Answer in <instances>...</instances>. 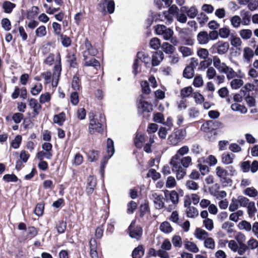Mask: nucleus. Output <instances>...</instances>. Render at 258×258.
Listing matches in <instances>:
<instances>
[{
  "instance_id": "nucleus-56",
  "label": "nucleus",
  "mask_w": 258,
  "mask_h": 258,
  "mask_svg": "<svg viewBox=\"0 0 258 258\" xmlns=\"http://www.w3.org/2000/svg\"><path fill=\"white\" fill-rule=\"evenodd\" d=\"M230 43L232 46L237 47L241 45L242 41L239 37L232 35L230 37Z\"/></svg>"
},
{
  "instance_id": "nucleus-32",
  "label": "nucleus",
  "mask_w": 258,
  "mask_h": 258,
  "mask_svg": "<svg viewBox=\"0 0 258 258\" xmlns=\"http://www.w3.org/2000/svg\"><path fill=\"white\" fill-rule=\"evenodd\" d=\"M29 105L33 109L34 115L38 114V110L40 109L41 106L35 99H31L29 100Z\"/></svg>"
},
{
  "instance_id": "nucleus-21",
  "label": "nucleus",
  "mask_w": 258,
  "mask_h": 258,
  "mask_svg": "<svg viewBox=\"0 0 258 258\" xmlns=\"http://www.w3.org/2000/svg\"><path fill=\"white\" fill-rule=\"evenodd\" d=\"M96 186V179L92 176L89 177L87 187V192L88 194H91Z\"/></svg>"
},
{
  "instance_id": "nucleus-64",
  "label": "nucleus",
  "mask_w": 258,
  "mask_h": 258,
  "mask_svg": "<svg viewBox=\"0 0 258 258\" xmlns=\"http://www.w3.org/2000/svg\"><path fill=\"white\" fill-rule=\"evenodd\" d=\"M147 176L151 177L154 180L158 179L160 177V174L154 169L149 170Z\"/></svg>"
},
{
  "instance_id": "nucleus-27",
  "label": "nucleus",
  "mask_w": 258,
  "mask_h": 258,
  "mask_svg": "<svg viewBox=\"0 0 258 258\" xmlns=\"http://www.w3.org/2000/svg\"><path fill=\"white\" fill-rule=\"evenodd\" d=\"M212 125L218 128H222L223 124L221 122L219 121H215L214 122L212 121H209L203 125V130L205 132H209L210 127H211Z\"/></svg>"
},
{
  "instance_id": "nucleus-51",
  "label": "nucleus",
  "mask_w": 258,
  "mask_h": 258,
  "mask_svg": "<svg viewBox=\"0 0 258 258\" xmlns=\"http://www.w3.org/2000/svg\"><path fill=\"white\" fill-rule=\"evenodd\" d=\"M243 214V212L242 210H238L236 212L232 213L230 215L229 219L231 221L237 222Z\"/></svg>"
},
{
  "instance_id": "nucleus-8",
  "label": "nucleus",
  "mask_w": 258,
  "mask_h": 258,
  "mask_svg": "<svg viewBox=\"0 0 258 258\" xmlns=\"http://www.w3.org/2000/svg\"><path fill=\"white\" fill-rule=\"evenodd\" d=\"M150 61V58L148 55L143 52H139L137 54V58L134 62L133 66V73L136 75L138 73V68L141 66V62H144L145 64H149Z\"/></svg>"
},
{
  "instance_id": "nucleus-33",
  "label": "nucleus",
  "mask_w": 258,
  "mask_h": 258,
  "mask_svg": "<svg viewBox=\"0 0 258 258\" xmlns=\"http://www.w3.org/2000/svg\"><path fill=\"white\" fill-rule=\"evenodd\" d=\"M15 7V4L7 1L4 2L2 5L3 9L6 13H11Z\"/></svg>"
},
{
  "instance_id": "nucleus-45",
  "label": "nucleus",
  "mask_w": 258,
  "mask_h": 258,
  "mask_svg": "<svg viewBox=\"0 0 258 258\" xmlns=\"http://www.w3.org/2000/svg\"><path fill=\"white\" fill-rule=\"evenodd\" d=\"M180 160L183 168H187L192 164V159L190 156L183 157Z\"/></svg>"
},
{
  "instance_id": "nucleus-30",
  "label": "nucleus",
  "mask_w": 258,
  "mask_h": 258,
  "mask_svg": "<svg viewBox=\"0 0 258 258\" xmlns=\"http://www.w3.org/2000/svg\"><path fill=\"white\" fill-rule=\"evenodd\" d=\"M234 155L229 153H224L222 155V162L224 164H230L233 163Z\"/></svg>"
},
{
  "instance_id": "nucleus-19",
  "label": "nucleus",
  "mask_w": 258,
  "mask_h": 258,
  "mask_svg": "<svg viewBox=\"0 0 258 258\" xmlns=\"http://www.w3.org/2000/svg\"><path fill=\"white\" fill-rule=\"evenodd\" d=\"M208 33L206 31H201L197 35V40L200 44H206L209 42Z\"/></svg>"
},
{
  "instance_id": "nucleus-24",
  "label": "nucleus",
  "mask_w": 258,
  "mask_h": 258,
  "mask_svg": "<svg viewBox=\"0 0 258 258\" xmlns=\"http://www.w3.org/2000/svg\"><path fill=\"white\" fill-rule=\"evenodd\" d=\"M184 246L187 250L194 253H197L199 251V249L197 245L191 241H185L184 243Z\"/></svg>"
},
{
  "instance_id": "nucleus-59",
  "label": "nucleus",
  "mask_w": 258,
  "mask_h": 258,
  "mask_svg": "<svg viewBox=\"0 0 258 258\" xmlns=\"http://www.w3.org/2000/svg\"><path fill=\"white\" fill-rule=\"evenodd\" d=\"M250 22V16L248 12H244L243 15L242 16L241 24L243 25H248Z\"/></svg>"
},
{
  "instance_id": "nucleus-55",
  "label": "nucleus",
  "mask_w": 258,
  "mask_h": 258,
  "mask_svg": "<svg viewBox=\"0 0 258 258\" xmlns=\"http://www.w3.org/2000/svg\"><path fill=\"white\" fill-rule=\"evenodd\" d=\"M247 212L249 216L251 218L254 216L255 213L256 211V209L255 206V203L253 202H250L247 206Z\"/></svg>"
},
{
  "instance_id": "nucleus-35",
  "label": "nucleus",
  "mask_w": 258,
  "mask_h": 258,
  "mask_svg": "<svg viewBox=\"0 0 258 258\" xmlns=\"http://www.w3.org/2000/svg\"><path fill=\"white\" fill-rule=\"evenodd\" d=\"M231 30L228 27H224L219 29V35L223 39H226L230 35Z\"/></svg>"
},
{
  "instance_id": "nucleus-46",
  "label": "nucleus",
  "mask_w": 258,
  "mask_h": 258,
  "mask_svg": "<svg viewBox=\"0 0 258 258\" xmlns=\"http://www.w3.org/2000/svg\"><path fill=\"white\" fill-rule=\"evenodd\" d=\"M243 85V81L240 79H234L230 82L231 87L233 89H238Z\"/></svg>"
},
{
  "instance_id": "nucleus-20",
  "label": "nucleus",
  "mask_w": 258,
  "mask_h": 258,
  "mask_svg": "<svg viewBox=\"0 0 258 258\" xmlns=\"http://www.w3.org/2000/svg\"><path fill=\"white\" fill-rule=\"evenodd\" d=\"M194 235L196 238L204 240L209 236V233L206 230L198 228L195 231Z\"/></svg>"
},
{
  "instance_id": "nucleus-31",
  "label": "nucleus",
  "mask_w": 258,
  "mask_h": 258,
  "mask_svg": "<svg viewBox=\"0 0 258 258\" xmlns=\"http://www.w3.org/2000/svg\"><path fill=\"white\" fill-rule=\"evenodd\" d=\"M66 115L64 113L61 112L58 114L55 115L53 117V121L55 123L59 125H62L65 121Z\"/></svg>"
},
{
  "instance_id": "nucleus-2",
  "label": "nucleus",
  "mask_w": 258,
  "mask_h": 258,
  "mask_svg": "<svg viewBox=\"0 0 258 258\" xmlns=\"http://www.w3.org/2000/svg\"><path fill=\"white\" fill-rule=\"evenodd\" d=\"M169 164L171 166L172 171L175 173L176 178L178 180L182 179L186 174V170L180 165L179 157L174 155L170 159Z\"/></svg>"
},
{
  "instance_id": "nucleus-14",
  "label": "nucleus",
  "mask_w": 258,
  "mask_h": 258,
  "mask_svg": "<svg viewBox=\"0 0 258 258\" xmlns=\"http://www.w3.org/2000/svg\"><path fill=\"white\" fill-rule=\"evenodd\" d=\"M236 240L237 241L239 245H240V251H246L247 249V247L246 244L244 243L246 240L245 235L241 232L238 233L235 237Z\"/></svg>"
},
{
  "instance_id": "nucleus-41",
  "label": "nucleus",
  "mask_w": 258,
  "mask_h": 258,
  "mask_svg": "<svg viewBox=\"0 0 258 258\" xmlns=\"http://www.w3.org/2000/svg\"><path fill=\"white\" fill-rule=\"evenodd\" d=\"M160 229L162 232L165 233H169L172 231V228L170 223L166 221L163 222L161 224Z\"/></svg>"
},
{
  "instance_id": "nucleus-62",
  "label": "nucleus",
  "mask_w": 258,
  "mask_h": 258,
  "mask_svg": "<svg viewBox=\"0 0 258 258\" xmlns=\"http://www.w3.org/2000/svg\"><path fill=\"white\" fill-rule=\"evenodd\" d=\"M189 151V148L187 146H183L180 148L177 151L175 155L178 157L183 156L187 154Z\"/></svg>"
},
{
  "instance_id": "nucleus-11",
  "label": "nucleus",
  "mask_w": 258,
  "mask_h": 258,
  "mask_svg": "<svg viewBox=\"0 0 258 258\" xmlns=\"http://www.w3.org/2000/svg\"><path fill=\"white\" fill-rule=\"evenodd\" d=\"M213 47L216 50L219 54L222 55L227 53L229 45L227 42L219 41L213 45Z\"/></svg>"
},
{
  "instance_id": "nucleus-22",
  "label": "nucleus",
  "mask_w": 258,
  "mask_h": 258,
  "mask_svg": "<svg viewBox=\"0 0 258 258\" xmlns=\"http://www.w3.org/2000/svg\"><path fill=\"white\" fill-rule=\"evenodd\" d=\"M138 110L141 112H150L152 110V106L146 101H141L138 106Z\"/></svg>"
},
{
  "instance_id": "nucleus-16",
  "label": "nucleus",
  "mask_w": 258,
  "mask_h": 258,
  "mask_svg": "<svg viewBox=\"0 0 258 258\" xmlns=\"http://www.w3.org/2000/svg\"><path fill=\"white\" fill-rule=\"evenodd\" d=\"M220 73L226 74L228 80L233 79L237 76V73L232 68L227 65L222 70Z\"/></svg>"
},
{
  "instance_id": "nucleus-12",
  "label": "nucleus",
  "mask_w": 258,
  "mask_h": 258,
  "mask_svg": "<svg viewBox=\"0 0 258 258\" xmlns=\"http://www.w3.org/2000/svg\"><path fill=\"white\" fill-rule=\"evenodd\" d=\"M254 55V51L251 48L248 46L243 48L242 57L244 62L249 63Z\"/></svg>"
},
{
  "instance_id": "nucleus-15",
  "label": "nucleus",
  "mask_w": 258,
  "mask_h": 258,
  "mask_svg": "<svg viewBox=\"0 0 258 258\" xmlns=\"http://www.w3.org/2000/svg\"><path fill=\"white\" fill-rule=\"evenodd\" d=\"M164 58V54L161 51H156L155 52L153 55L152 58V63L153 66H157L159 64L160 62L162 61Z\"/></svg>"
},
{
  "instance_id": "nucleus-48",
  "label": "nucleus",
  "mask_w": 258,
  "mask_h": 258,
  "mask_svg": "<svg viewBox=\"0 0 258 258\" xmlns=\"http://www.w3.org/2000/svg\"><path fill=\"white\" fill-rule=\"evenodd\" d=\"M194 75V70L191 66H187L184 70L183 75V77L190 79L193 77Z\"/></svg>"
},
{
  "instance_id": "nucleus-63",
  "label": "nucleus",
  "mask_w": 258,
  "mask_h": 258,
  "mask_svg": "<svg viewBox=\"0 0 258 258\" xmlns=\"http://www.w3.org/2000/svg\"><path fill=\"white\" fill-rule=\"evenodd\" d=\"M247 5L249 10L254 11L258 8V0H249Z\"/></svg>"
},
{
  "instance_id": "nucleus-3",
  "label": "nucleus",
  "mask_w": 258,
  "mask_h": 258,
  "mask_svg": "<svg viewBox=\"0 0 258 258\" xmlns=\"http://www.w3.org/2000/svg\"><path fill=\"white\" fill-rule=\"evenodd\" d=\"M186 136V132L185 130L182 128L175 129L169 136L168 141L170 145L176 146L184 139Z\"/></svg>"
},
{
  "instance_id": "nucleus-18",
  "label": "nucleus",
  "mask_w": 258,
  "mask_h": 258,
  "mask_svg": "<svg viewBox=\"0 0 258 258\" xmlns=\"http://www.w3.org/2000/svg\"><path fill=\"white\" fill-rule=\"evenodd\" d=\"M181 11L185 12L187 15L191 19L195 18L198 13V10L195 7H191L189 9H187L186 7H182L181 8Z\"/></svg>"
},
{
  "instance_id": "nucleus-36",
  "label": "nucleus",
  "mask_w": 258,
  "mask_h": 258,
  "mask_svg": "<svg viewBox=\"0 0 258 258\" xmlns=\"http://www.w3.org/2000/svg\"><path fill=\"white\" fill-rule=\"evenodd\" d=\"M37 229L33 226L29 227L27 229V234L25 236V239H31L37 234Z\"/></svg>"
},
{
  "instance_id": "nucleus-38",
  "label": "nucleus",
  "mask_w": 258,
  "mask_h": 258,
  "mask_svg": "<svg viewBox=\"0 0 258 258\" xmlns=\"http://www.w3.org/2000/svg\"><path fill=\"white\" fill-rule=\"evenodd\" d=\"M240 36L244 40L249 39L252 36V31L248 29H243L239 31Z\"/></svg>"
},
{
  "instance_id": "nucleus-49",
  "label": "nucleus",
  "mask_w": 258,
  "mask_h": 258,
  "mask_svg": "<svg viewBox=\"0 0 258 258\" xmlns=\"http://www.w3.org/2000/svg\"><path fill=\"white\" fill-rule=\"evenodd\" d=\"M47 31L45 26L41 25L38 27L35 30L36 36L43 37L46 35Z\"/></svg>"
},
{
  "instance_id": "nucleus-52",
  "label": "nucleus",
  "mask_w": 258,
  "mask_h": 258,
  "mask_svg": "<svg viewBox=\"0 0 258 258\" xmlns=\"http://www.w3.org/2000/svg\"><path fill=\"white\" fill-rule=\"evenodd\" d=\"M193 91V89L191 86H188L183 88L180 91V95L182 98L189 97Z\"/></svg>"
},
{
  "instance_id": "nucleus-23",
  "label": "nucleus",
  "mask_w": 258,
  "mask_h": 258,
  "mask_svg": "<svg viewBox=\"0 0 258 258\" xmlns=\"http://www.w3.org/2000/svg\"><path fill=\"white\" fill-rule=\"evenodd\" d=\"M186 214L187 217L190 218H196L199 215V211L195 207L190 206L186 208Z\"/></svg>"
},
{
  "instance_id": "nucleus-28",
  "label": "nucleus",
  "mask_w": 258,
  "mask_h": 258,
  "mask_svg": "<svg viewBox=\"0 0 258 258\" xmlns=\"http://www.w3.org/2000/svg\"><path fill=\"white\" fill-rule=\"evenodd\" d=\"M243 193L250 198H255L258 196V191L253 187L246 188L243 191Z\"/></svg>"
},
{
  "instance_id": "nucleus-7",
  "label": "nucleus",
  "mask_w": 258,
  "mask_h": 258,
  "mask_svg": "<svg viewBox=\"0 0 258 258\" xmlns=\"http://www.w3.org/2000/svg\"><path fill=\"white\" fill-rule=\"evenodd\" d=\"M59 67L58 70H59ZM60 70L58 71L54 72L52 77L50 72H44L41 74V77L44 79L45 83L47 84L50 82L52 80V86L53 87H56L58 84V80L60 74Z\"/></svg>"
},
{
  "instance_id": "nucleus-42",
  "label": "nucleus",
  "mask_w": 258,
  "mask_h": 258,
  "mask_svg": "<svg viewBox=\"0 0 258 258\" xmlns=\"http://www.w3.org/2000/svg\"><path fill=\"white\" fill-rule=\"evenodd\" d=\"M185 187L190 190H197L199 188L198 183L192 180H188L186 181Z\"/></svg>"
},
{
  "instance_id": "nucleus-44",
  "label": "nucleus",
  "mask_w": 258,
  "mask_h": 258,
  "mask_svg": "<svg viewBox=\"0 0 258 258\" xmlns=\"http://www.w3.org/2000/svg\"><path fill=\"white\" fill-rule=\"evenodd\" d=\"M231 108L233 111H239L241 113L244 114L247 112V109L245 106L236 103L232 104Z\"/></svg>"
},
{
  "instance_id": "nucleus-29",
  "label": "nucleus",
  "mask_w": 258,
  "mask_h": 258,
  "mask_svg": "<svg viewBox=\"0 0 258 258\" xmlns=\"http://www.w3.org/2000/svg\"><path fill=\"white\" fill-rule=\"evenodd\" d=\"M230 21L232 27L237 29L241 24V18L238 15H234L230 18Z\"/></svg>"
},
{
  "instance_id": "nucleus-58",
  "label": "nucleus",
  "mask_w": 258,
  "mask_h": 258,
  "mask_svg": "<svg viewBox=\"0 0 258 258\" xmlns=\"http://www.w3.org/2000/svg\"><path fill=\"white\" fill-rule=\"evenodd\" d=\"M172 242L175 247H180L182 246V239L179 235L173 236L172 238Z\"/></svg>"
},
{
  "instance_id": "nucleus-60",
  "label": "nucleus",
  "mask_w": 258,
  "mask_h": 258,
  "mask_svg": "<svg viewBox=\"0 0 258 258\" xmlns=\"http://www.w3.org/2000/svg\"><path fill=\"white\" fill-rule=\"evenodd\" d=\"M239 203L238 202V199L232 198L231 200V202L230 204L229 210L231 212H234L236 210H237L239 207Z\"/></svg>"
},
{
  "instance_id": "nucleus-40",
  "label": "nucleus",
  "mask_w": 258,
  "mask_h": 258,
  "mask_svg": "<svg viewBox=\"0 0 258 258\" xmlns=\"http://www.w3.org/2000/svg\"><path fill=\"white\" fill-rule=\"evenodd\" d=\"M179 51L181 53L183 57H188L193 54L192 50L188 47L182 46L178 48Z\"/></svg>"
},
{
  "instance_id": "nucleus-1",
  "label": "nucleus",
  "mask_w": 258,
  "mask_h": 258,
  "mask_svg": "<svg viewBox=\"0 0 258 258\" xmlns=\"http://www.w3.org/2000/svg\"><path fill=\"white\" fill-rule=\"evenodd\" d=\"M85 47L86 50L83 53L84 60L85 64L87 66H92L94 67H99V62L96 59H93V62H90L88 60V55L94 56L97 53V50L94 48L90 42L86 39L85 41Z\"/></svg>"
},
{
  "instance_id": "nucleus-34",
  "label": "nucleus",
  "mask_w": 258,
  "mask_h": 258,
  "mask_svg": "<svg viewBox=\"0 0 258 258\" xmlns=\"http://www.w3.org/2000/svg\"><path fill=\"white\" fill-rule=\"evenodd\" d=\"M204 246L208 249L214 250L215 248L216 244L214 239L209 236L204 240Z\"/></svg>"
},
{
  "instance_id": "nucleus-4",
  "label": "nucleus",
  "mask_w": 258,
  "mask_h": 258,
  "mask_svg": "<svg viewBox=\"0 0 258 258\" xmlns=\"http://www.w3.org/2000/svg\"><path fill=\"white\" fill-rule=\"evenodd\" d=\"M215 173L216 176L219 178L220 182L224 186L231 185L232 180L227 177L229 175L228 171L221 166H217L215 168Z\"/></svg>"
},
{
  "instance_id": "nucleus-25",
  "label": "nucleus",
  "mask_w": 258,
  "mask_h": 258,
  "mask_svg": "<svg viewBox=\"0 0 258 258\" xmlns=\"http://www.w3.org/2000/svg\"><path fill=\"white\" fill-rule=\"evenodd\" d=\"M212 61L214 66L220 73L222 70L226 66L224 62H222L220 59L217 56H214L213 57Z\"/></svg>"
},
{
  "instance_id": "nucleus-54",
  "label": "nucleus",
  "mask_w": 258,
  "mask_h": 258,
  "mask_svg": "<svg viewBox=\"0 0 258 258\" xmlns=\"http://www.w3.org/2000/svg\"><path fill=\"white\" fill-rule=\"evenodd\" d=\"M192 97L194 99L195 102L197 104H201L204 102V97L201 93L196 92L192 94Z\"/></svg>"
},
{
  "instance_id": "nucleus-26",
  "label": "nucleus",
  "mask_w": 258,
  "mask_h": 258,
  "mask_svg": "<svg viewBox=\"0 0 258 258\" xmlns=\"http://www.w3.org/2000/svg\"><path fill=\"white\" fill-rule=\"evenodd\" d=\"M145 142L144 136L139 133H137L134 140L135 146L139 148H141Z\"/></svg>"
},
{
  "instance_id": "nucleus-17",
  "label": "nucleus",
  "mask_w": 258,
  "mask_h": 258,
  "mask_svg": "<svg viewBox=\"0 0 258 258\" xmlns=\"http://www.w3.org/2000/svg\"><path fill=\"white\" fill-rule=\"evenodd\" d=\"M228 243V247L233 252H237L239 255H243L244 254L245 251H240V245L238 244L234 240H230L227 241Z\"/></svg>"
},
{
  "instance_id": "nucleus-10",
  "label": "nucleus",
  "mask_w": 258,
  "mask_h": 258,
  "mask_svg": "<svg viewBox=\"0 0 258 258\" xmlns=\"http://www.w3.org/2000/svg\"><path fill=\"white\" fill-rule=\"evenodd\" d=\"M130 236L132 238H136L137 240L140 239L142 235V229L141 227H135V221H132L128 227Z\"/></svg>"
},
{
  "instance_id": "nucleus-5",
  "label": "nucleus",
  "mask_w": 258,
  "mask_h": 258,
  "mask_svg": "<svg viewBox=\"0 0 258 258\" xmlns=\"http://www.w3.org/2000/svg\"><path fill=\"white\" fill-rule=\"evenodd\" d=\"M155 30L157 35H161L165 40H169L174 33L171 29L167 28L163 25H157L155 28Z\"/></svg>"
},
{
  "instance_id": "nucleus-57",
  "label": "nucleus",
  "mask_w": 258,
  "mask_h": 258,
  "mask_svg": "<svg viewBox=\"0 0 258 258\" xmlns=\"http://www.w3.org/2000/svg\"><path fill=\"white\" fill-rule=\"evenodd\" d=\"M150 47L154 49H158L161 46V42L159 38H153L150 41Z\"/></svg>"
},
{
  "instance_id": "nucleus-47",
  "label": "nucleus",
  "mask_w": 258,
  "mask_h": 258,
  "mask_svg": "<svg viewBox=\"0 0 258 258\" xmlns=\"http://www.w3.org/2000/svg\"><path fill=\"white\" fill-rule=\"evenodd\" d=\"M161 48L167 54L173 53L175 50L174 47L167 42H164L161 45Z\"/></svg>"
},
{
  "instance_id": "nucleus-37",
  "label": "nucleus",
  "mask_w": 258,
  "mask_h": 258,
  "mask_svg": "<svg viewBox=\"0 0 258 258\" xmlns=\"http://www.w3.org/2000/svg\"><path fill=\"white\" fill-rule=\"evenodd\" d=\"M107 151L108 153V158H110L114 153V143L110 139H108L107 141Z\"/></svg>"
},
{
  "instance_id": "nucleus-13",
  "label": "nucleus",
  "mask_w": 258,
  "mask_h": 258,
  "mask_svg": "<svg viewBox=\"0 0 258 258\" xmlns=\"http://www.w3.org/2000/svg\"><path fill=\"white\" fill-rule=\"evenodd\" d=\"M165 197L166 202H168V201H170L173 205H177L179 202V195L175 190L167 191L165 193Z\"/></svg>"
},
{
  "instance_id": "nucleus-61",
  "label": "nucleus",
  "mask_w": 258,
  "mask_h": 258,
  "mask_svg": "<svg viewBox=\"0 0 258 258\" xmlns=\"http://www.w3.org/2000/svg\"><path fill=\"white\" fill-rule=\"evenodd\" d=\"M247 249H254L258 247V241L254 238H251L247 241V245H246Z\"/></svg>"
},
{
  "instance_id": "nucleus-6",
  "label": "nucleus",
  "mask_w": 258,
  "mask_h": 258,
  "mask_svg": "<svg viewBox=\"0 0 258 258\" xmlns=\"http://www.w3.org/2000/svg\"><path fill=\"white\" fill-rule=\"evenodd\" d=\"M90 122L89 124V132L93 134L95 132L101 133L103 131L102 125L97 118H94L93 113L89 114Z\"/></svg>"
},
{
  "instance_id": "nucleus-43",
  "label": "nucleus",
  "mask_w": 258,
  "mask_h": 258,
  "mask_svg": "<svg viewBox=\"0 0 258 258\" xmlns=\"http://www.w3.org/2000/svg\"><path fill=\"white\" fill-rule=\"evenodd\" d=\"M144 251L142 245L136 247L133 251L132 256L133 258H141L143 255Z\"/></svg>"
},
{
  "instance_id": "nucleus-53",
  "label": "nucleus",
  "mask_w": 258,
  "mask_h": 258,
  "mask_svg": "<svg viewBox=\"0 0 258 258\" xmlns=\"http://www.w3.org/2000/svg\"><path fill=\"white\" fill-rule=\"evenodd\" d=\"M238 227L240 229L245 230L246 231H250L252 227L249 222L244 220L239 223Z\"/></svg>"
},
{
  "instance_id": "nucleus-9",
  "label": "nucleus",
  "mask_w": 258,
  "mask_h": 258,
  "mask_svg": "<svg viewBox=\"0 0 258 258\" xmlns=\"http://www.w3.org/2000/svg\"><path fill=\"white\" fill-rule=\"evenodd\" d=\"M150 198L153 200L156 209H161L165 207L164 198L162 195L152 191L150 195Z\"/></svg>"
},
{
  "instance_id": "nucleus-39",
  "label": "nucleus",
  "mask_w": 258,
  "mask_h": 258,
  "mask_svg": "<svg viewBox=\"0 0 258 258\" xmlns=\"http://www.w3.org/2000/svg\"><path fill=\"white\" fill-rule=\"evenodd\" d=\"M107 5V11L110 13H113L114 11L115 4L113 0H103L100 5Z\"/></svg>"
},
{
  "instance_id": "nucleus-50",
  "label": "nucleus",
  "mask_w": 258,
  "mask_h": 258,
  "mask_svg": "<svg viewBox=\"0 0 258 258\" xmlns=\"http://www.w3.org/2000/svg\"><path fill=\"white\" fill-rule=\"evenodd\" d=\"M204 227L208 231H212L214 229V222L212 219L208 218L203 220Z\"/></svg>"
}]
</instances>
